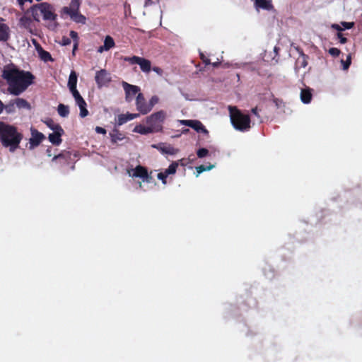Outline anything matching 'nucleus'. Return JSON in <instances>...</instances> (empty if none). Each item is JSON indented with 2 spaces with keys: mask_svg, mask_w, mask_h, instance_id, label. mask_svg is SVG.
<instances>
[{
  "mask_svg": "<svg viewBox=\"0 0 362 362\" xmlns=\"http://www.w3.org/2000/svg\"><path fill=\"white\" fill-rule=\"evenodd\" d=\"M1 76L6 81L9 93L16 96L23 93L33 83L34 79L30 72L20 70L13 64L4 67Z\"/></svg>",
  "mask_w": 362,
  "mask_h": 362,
  "instance_id": "obj_1",
  "label": "nucleus"
},
{
  "mask_svg": "<svg viewBox=\"0 0 362 362\" xmlns=\"http://www.w3.org/2000/svg\"><path fill=\"white\" fill-rule=\"evenodd\" d=\"M30 10L34 21L39 22L42 17L44 21L49 22L47 25L49 29L54 30L57 28V15L54 12L53 7L49 4H38L33 6Z\"/></svg>",
  "mask_w": 362,
  "mask_h": 362,
  "instance_id": "obj_2",
  "label": "nucleus"
},
{
  "mask_svg": "<svg viewBox=\"0 0 362 362\" xmlns=\"http://www.w3.org/2000/svg\"><path fill=\"white\" fill-rule=\"evenodd\" d=\"M0 139L5 146H11V151L16 148L21 140L16 129L10 125L0 122Z\"/></svg>",
  "mask_w": 362,
  "mask_h": 362,
  "instance_id": "obj_3",
  "label": "nucleus"
},
{
  "mask_svg": "<svg viewBox=\"0 0 362 362\" xmlns=\"http://www.w3.org/2000/svg\"><path fill=\"white\" fill-rule=\"evenodd\" d=\"M228 110L231 123L234 128L239 131H247L250 128V118L242 114L236 107L229 106Z\"/></svg>",
  "mask_w": 362,
  "mask_h": 362,
  "instance_id": "obj_4",
  "label": "nucleus"
},
{
  "mask_svg": "<svg viewBox=\"0 0 362 362\" xmlns=\"http://www.w3.org/2000/svg\"><path fill=\"white\" fill-rule=\"evenodd\" d=\"M80 1L71 0L69 6H65L62 8V13L70 16L74 21L85 24L86 17L79 13Z\"/></svg>",
  "mask_w": 362,
  "mask_h": 362,
  "instance_id": "obj_5",
  "label": "nucleus"
},
{
  "mask_svg": "<svg viewBox=\"0 0 362 362\" xmlns=\"http://www.w3.org/2000/svg\"><path fill=\"white\" fill-rule=\"evenodd\" d=\"M165 117L166 113L163 110H160L147 117L146 122L153 133L158 132L163 129V123Z\"/></svg>",
  "mask_w": 362,
  "mask_h": 362,
  "instance_id": "obj_6",
  "label": "nucleus"
},
{
  "mask_svg": "<svg viewBox=\"0 0 362 362\" xmlns=\"http://www.w3.org/2000/svg\"><path fill=\"white\" fill-rule=\"evenodd\" d=\"M125 61L129 62L130 64H136L139 65L141 70L144 73H148L151 69V63L148 59L143 57L133 56L132 57H126Z\"/></svg>",
  "mask_w": 362,
  "mask_h": 362,
  "instance_id": "obj_7",
  "label": "nucleus"
},
{
  "mask_svg": "<svg viewBox=\"0 0 362 362\" xmlns=\"http://www.w3.org/2000/svg\"><path fill=\"white\" fill-rule=\"evenodd\" d=\"M128 173L129 176L132 177H139L147 180H152L153 178V172L151 171L150 173H148L147 169L141 165H138L134 169L128 170Z\"/></svg>",
  "mask_w": 362,
  "mask_h": 362,
  "instance_id": "obj_8",
  "label": "nucleus"
},
{
  "mask_svg": "<svg viewBox=\"0 0 362 362\" xmlns=\"http://www.w3.org/2000/svg\"><path fill=\"white\" fill-rule=\"evenodd\" d=\"M178 122L183 125H186L194 129L197 132H202L205 135L209 134L208 130L205 128L203 124L199 120L194 119H180Z\"/></svg>",
  "mask_w": 362,
  "mask_h": 362,
  "instance_id": "obj_9",
  "label": "nucleus"
},
{
  "mask_svg": "<svg viewBox=\"0 0 362 362\" xmlns=\"http://www.w3.org/2000/svg\"><path fill=\"white\" fill-rule=\"evenodd\" d=\"M95 79L98 87H102L106 86L111 81V77L106 70L101 69L96 72Z\"/></svg>",
  "mask_w": 362,
  "mask_h": 362,
  "instance_id": "obj_10",
  "label": "nucleus"
},
{
  "mask_svg": "<svg viewBox=\"0 0 362 362\" xmlns=\"http://www.w3.org/2000/svg\"><path fill=\"white\" fill-rule=\"evenodd\" d=\"M136 106L138 111L141 114L146 115L150 112V107H148V103L145 100V98L142 93H138L136 99Z\"/></svg>",
  "mask_w": 362,
  "mask_h": 362,
  "instance_id": "obj_11",
  "label": "nucleus"
},
{
  "mask_svg": "<svg viewBox=\"0 0 362 362\" xmlns=\"http://www.w3.org/2000/svg\"><path fill=\"white\" fill-rule=\"evenodd\" d=\"M64 132L61 126H55L53 133L49 134L48 138L49 141L54 145H59L62 143V140L61 136Z\"/></svg>",
  "mask_w": 362,
  "mask_h": 362,
  "instance_id": "obj_12",
  "label": "nucleus"
},
{
  "mask_svg": "<svg viewBox=\"0 0 362 362\" xmlns=\"http://www.w3.org/2000/svg\"><path fill=\"white\" fill-rule=\"evenodd\" d=\"M122 86L126 93V100L129 102L131 101L132 98L140 90L138 86L129 84L127 82H123Z\"/></svg>",
  "mask_w": 362,
  "mask_h": 362,
  "instance_id": "obj_13",
  "label": "nucleus"
},
{
  "mask_svg": "<svg viewBox=\"0 0 362 362\" xmlns=\"http://www.w3.org/2000/svg\"><path fill=\"white\" fill-rule=\"evenodd\" d=\"M74 100L76 101V105L78 106L80 109V116L81 117H85L88 115V111L86 109V103L81 97L79 93H75V95H73Z\"/></svg>",
  "mask_w": 362,
  "mask_h": 362,
  "instance_id": "obj_14",
  "label": "nucleus"
},
{
  "mask_svg": "<svg viewBox=\"0 0 362 362\" xmlns=\"http://www.w3.org/2000/svg\"><path fill=\"white\" fill-rule=\"evenodd\" d=\"M30 10L27 11L19 19V24L21 27L27 29L30 33L33 31V20L30 16Z\"/></svg>",
  "mask_w": 362,
  "mask_h": 362,
  "instance_id": "obj_15",
  "label": "nucleus"
},
{
  "mask_svg": "<svg viewBox=\"0 0 362 362\" xmlns=\"http://www.w3.org/2000/svg\"><path fill=\"white\" fill-rule=\"evenodd\" d=\"M178 162H173L171 163L169 167L165 170L164 172H160L157 174V177L159 180H165L170 175H173L175 173L176 170L178 167Z\"/></svg>",
  "mask_w": 362,
  "mask_h": 362,
  "instance_id": "obj_16",
  "label": "nucleus"
},
{
  "mask_svg": "<svg viewBox=\"0 0 362 362\" xmlns=\"http://www.w3.org/2000/svg\"><path fill=\"white\" fill-rule=\"evenodd\" d=\"M43 139H45V136L42 133L36 129H31V138L30 139V145L33 146H37Z\"/></svg>",
  "mask_w": 362,
  "mask_h": 362,
  "instance_id": "obj_17",
  "label": "nucleus"
},
{
  "mask_svg": "<svg viewBox=\"0 0 362 362\" xmlns=\"http://www.w3.org/2000/svg\"><path fill=\"white\" fill-rule=\"evenodd\" d=\"M76 84L77 75L74 71H71L69 77L68 87L73 95H75V93H79L76 89Z\"/></svg>",
  "mask_w": 362,
  "mask_h": 362,
  "instance_id": "obj_18",
  "label": "nucleus"
},
{
  "mask_svg": "<svg viewBox=\"0 0 362 362\" xmlns=\"http://www.w3.org/2000/svg\"><path fill=\"white\" fill-rule=\"evenodd\" d=\"M115 45V44L113 38L110 35H107L104 40V45L98 47V52L103 53L104 51H108L111 48L114 47Z\"/></svg>",
  "mask_w": 362,
  "mask_h": 362,
  "instance_id": "obj_19",
  "label": "nucleus"
},
{
  "mask_svg": "<svg viewBox=\"0 0 362 362\" xmlns=\"http://www.w3.org/2000/svg\"><path fill=\"white\" fill-rule=\"evenodd\" d=\"M139 116V114H132V113H127V114H121L118 115L117 124L118 126H121L128 121L132 120L135 118H137Z\"/></svg>",
  "mask_w": 362,
  "mask_h": 362,
  "instance_id": "obj_20",
  "label": "nucleus"
},
{
  "mask_svg": "<svg viewBox=\"0 0 362 362\" xmlns=\"http://www.w3.org/2000/svg\"><path fill=\"white\" fill-rule=\"evenodd\" d=\"M255 6L257 9L271 10L273 8L271 0H255Z\"/></svg>",
  "mask_w": 362,
  "mask_h": 362,
  "instance_id": "obj_21",
  "label": "nucleus"
},
{
  "mask_svg": "<svg viewBox=\"0 0 362 362\" xmlns=\"http://www.w3.org/2000/svg\"><path fill=\"white\" fill-rule=\"evenodd\" d=\"M9 37V28L7 25L0 23V41H6Z\"/></svg>",
  "mask_w": 362,
  "mask_h": 362,
  "instance_id": "obj_22",
  "label": "nucleus"
},
{
  "mask_svg": "<svg viewBox=\"0 0 362 362\" xmlns=\"http://www.w3.org/2000/svg\"><path fill=\"white\" fill-rule=\"evenodd\" d=\"M312 98L311 90L310 88L302 89L300 91V100L303 103L308 104Z\"/></svg>",
  "mask_w": 362,
  "mask_h": 362,
  "instance_id": "obj_23",
  "label": "nucleus"
},
{
  "mask_svg": "<svg viewBox=\"0 0 362 362\" xmlns=\"http://www.w3.org/2000/svg\"><path fill=\"white\" fill-rule=\"evenodd\" d=\"M14 102L16 105V107L18 109H26L30 110L31 106L30 103L25 99L21 98H17L14 100Z\"/></svg>",
  "mask_w": 362,
  "mask_h": 362,
  "instance_id": "obj_24",
  "label": "nucleus"
},
{
  "mask_svg": "<svg viewBox=\"0 0 362 362\" xmlns=\"http://www.w3.org/2000/svg\"><path fill=\"white\" fill-rule=\"evenodd\" d=\"M134 132L139 133L141 134H148L150 133H153L152 129L150 128V127L148 125L147 127L144 126L142 124H138L136 125L134 129Z\"/></svg>",
  "mask_w": 362,
  "mask_h": 362,
  "instance_id": "obj_25",
  "label": "nucleus"
},
{
  "mask_svg": "<svg viewBox=\"0 0 362 362\" xmlns=\"http://www.w3.org/2000/svg\"><path fill=\"white\" fill-rule=\"evenodd\" d=\"M110 136L112 144H117L118 141H122L124 139V136L117 129L110 133Z\"/></svg>",
  "mask_w": 362,
  "mask_h": 362,
  "instance_id": "obj_26",
  "label": "nucleus"
},
{
  "mask_svg": "<svg viewBox=\"0 0 362 362\" xmlns=\"http://www.w3.org/2000/svg\"><path fill=\"white\" fill-rule=\"evenodd\" d=\"M58 114L62 117H66L69 114V109L67 105L59 104L57 107Z\"/></svg>",
  "mask_w": 362,
  "mask_h": 362,
  "instance_id": "obj_27",
  "label": "nucleus"
},
{
  "mask_svg": "<svg viewBox=\"0 0 362 362\" xmlns=\"http://www.w3.org/2000/svg\"><path fill=\"white\" fill-rule=\"evenodd\" d=\"M16 108L17 107H16V105L14 102V100L9 101L8 104H6V105H4V109L8 114L15 112Z\"/></svg>",
  "mask_w": 362,
  "mask_h": 362,
  "instance_id": "obj_28",
  "label": "nucleus"
},
{
  "mask_svg": "<svg viewBox=\"0 0 362 362\" xmlns=\"http://www.w3.org/2000/svg\"><path fill=\"white\" fill-rule=\"evenodd\" d=\"M38 54L40 55V59L44 62L52 61L51 54L48 52L45 51L42 49H40V50H38Z\"/></svg>",
  "mask_w": 362,
  "mask_h": 362,
  "instance_id": "obj_29",
  "label": "nucleus"
},
{
  "mask_svg": "<svg viewBox=\"0 0 362 362\" xmlns=\"http://www.w3.org/2000/svg\"><path fill=\"white\" fill-rule=\"evenodd\" d=\"M160 149L163 153L170 155H173L177 151V149L170 145L160 147Z\"/></svg>",
  "mask_w": 362,
  "mask_h": 362,
  "instance_id": "obj_30",
  "label": "nucleus"
},
{
  "mask_svg": "<svg viewBox=\"0 0 362 362\" xmlns=\"http://www.w3.org/2000/svg\"><path fill=\"white\" fill-rule=\"evenodd\" d=\"M214 167V165H201L199 166H197L196 168L197 177L199 176V175L201 174L202 173H203L204 171L209 170L212 169Z\"/></svg>",
  "mask_w": 362,
  "mask_h": 362,
  "instance_id": "obj_31",
  "label": "nucleus"
},
{
  "mask_svg": "<svg viewBox=\"0 0 362 362\" xmlns=\"http://www.w3.org/2000/svg\"><path fill=\"white\" fill-rule=\"evenodd\" d=\"M159 102V98L157 95H153L149 100L148 107H150V111L152 110L153 106L156 105Z\"/></svg>",
  "mask_w": 362,
  "mask_h": 362,
  "instance_id": "obj_32",
  "label": "nucleus"
},
{
  "mask_svg": "<svg viewBox=\"0 0 362 362\" xmlns=\"http://www.w3.org/2000/svg\"><path fill=\"white\" fill-rule=\"evenodd\" d=\"M209 153V151L206 149V148H200L197 151V156L199 158H204L206 156H207Z\"/></svg>",
  "mask_w": 362,
  "mask_h": 362,
  "instance_id": "obj_33",
  "label": "nucleus"
},
{
  "mask_svg": "<svg viewBox=\"0 0 362 362\" xmlns=\"http://www.w3.org/2000/svg\"><path fill=\"white\" fill-rule=\"evenodd\" d=\"M341 63L343 64V69L346 70L349 67L351 64V55L349 54L347 56L346 60L344 62V60H341Z\"/></svg>",
  "mask_w": 362,
  "mask_h": 362,
  "instance_id": "obj_34",
  "label": "nucleus"
},
{
  "mask_svg": "<svg viewBox=\"0 0 362 362\" xmlns=\"http://www.w3.org/2000/svg\"><path fill=\"white\" fill-rule=\"evenodd\" d=\"M329 53L333 57H337L340 54V50L337 48L332 47L329 49Z\"/></svg>",
  "mask_w": 362,
  "mask_h": 362,
  "instance_id": "obj_35",
  "label": "nucleus"
},
{
  "mask_svg": "<svg viewBox=\"0 0 362 362\" xmlns=\"http://www.w3.org/2000/svg\"><path fill=\"white\" fill-rule=\"evenodd\" d=\"M341 25H343V29H351L353 28L354 23L353 22H342Z\"/></svg>",
  "mask_w": 362,
  "mask_h": 362,
  "instance_id": "obj_36",
  "label": "nucleus"
},
{
  "mask_svg": "<svg viewBox=\"0 0 362 362\" xmlns=\"http://www.w3.org/2000/svg\"><path fill=\"white\" fill-rule=\"evenodd\" d=\"M71 42V39L66 37H63L62 39L61 45L63 46H66L70 45Z\"/></svg>",
  "mask_w": 362,
  "mask_h": 362,
  "instance_id": "obj_37",
  "label": "nucleus"
},
{
  "mask_svg": "<svg viewBox=\"0 0 362 362\" xmlns=\"http://www.w3.org/2000/svg\"><path fill=\"white\" fill-rule=\"evenodd\" d=\"M70 37L76 42H78V33L74 30L70 32Z\"/></svg>",
  "mask_w": 362,
  "mask_h": 362,
  "instance_id": "obj_38",
  "label": "nucleus"
},
{
  "mask_svg": "<svg viewBox=\"0 0 362 362\" xmlns=\"http://www.w3.org/2000/svg\"><path fill=\"white\" fill-rule=\"evenodd\" d=\"M47 125L52 129L54 131V127L55 126H59V124H56L53 122L52 120H49L46 122Z\"/></svg>",
  "mask_w": 362,
  "mask_h": 362,
  "instance_id": "obj_39",
  "label": "nucleus"
},
{
  "mask_svg": "<svg viewBox=\"0 0 362 362\" xmlns=\"http://www.w3.org/2000/svg\"><path fill=\"white\" fill-rule=\"evenodd\" d=\"M95 132L98 134H106V130L104 128L100 127H95Z\"/></svg>",
  "mask_w": 362,
  "mask_h": 362,
  "instance_id": "obj_40",
  "label": "nucleus"
},
{
  "mask_svg": "<svg viewBox=\"0 0 362 362\" xmlns=\"http://www.w3.org/2000/svg\"><path fill=\"white\" fill-rule=\"evenodd\" d=\"M337 37L339 39V42L341 44H344L345 42H346L347 39L346 37H343V35L341 33H338Z\"/></svg>",
  "mask_w": 362,
  "mask_h": 362,
  "instance_id": "obj_41",
  "label": "nucleus"
},
{
  "mask_svg": "<svg viewBox=\"0 0 362 362\" xmlns=\"http://www.w3.org/2000/svg\"><path fill=\"white\" fill-rule=\"evenodd\" d=\"M332 28H334V29H335V30H338V31H341V30H343V28H341V27H340V25H338V24H332Z\"/></svg>",
  "mask_w": 362,
  "mask_h": 362,
  "instance_id": "obj_42",
  "label": "nucleus"
},
{
  "mask_svg": "<svg viewBox=\"0 0 362 362\" xmlns=\"http://www.w3.org/2000/svg\"><path fill=\"white\" fill-rule=\"evenodd\" d=\"M153 71H155L156 73H157L159 75L162 74V70L159 67H157V66L153 67Z\"/></svg>",
  "mask_w": 362,
  "mask_h": 362,
  "instance_id": "obj_43",
  "label": "nucleus"
},
{
  "mask_svg": "<svg viewBox=\"0 0 362 362\" xmlns=\"http://www.w3.org/2000/svg\"><path fill=\"white\" fill-rule=\"evenodd\" d=\"M27 1H29V2H32L33 0H18V4L22 6H23V4L27 2Z\"/></svg>",
  "mask_w": 362,
  "mask_h": 362,
  "instance_id": "obj_44",
  "label": "nucleus"
},
{
  "mask_svg": "<svg viewBox=\"0 0 362 362\" xmlns=\"http://www.w3.org/2000/svg\"><path fill=\"white\" fill-rule=\"evenodd\" d=\"M153 4V1L152 0H146L145 1V3H144V7H147L150 5Z\"/></svg>",
  "mask_w": 362,
  "mask_h": 362,
  "instance_id": "obj_45",
  "label": "nucleus"
},
{
  "mask_svg": "<svg viewBox=\"0 0 362 362\" xmlns=\"http://www.w3.org/2000/svg\"><path fill=\"white\" fill-rule=\"evenodd\" d=\"M252 112L255 115L257 116V117H259V115H258V112H257V107H254L252 109Z\"/></svg>",
  "mask_w": 362,
  "mask_h": 362,
  "instance_id": "obj_46",
  "label": "nucleus"
},
{
  "mask_svg": "<svg viewBox=\"0 0 362 362\" xmlns=\"http://www.w3.org/2000/svg\"><path fill=\"white\" fill-rule=\"evenodd\" d=\"M202 59L203 60V62L206 64H210V61L207 59H204V55L202 54Z\"/></svg>",
  "mask_w": 362,
  "mask_h": 362,
  "instance_id": "obj_47",
  "label": "nucleus"
},
{
  "mask_svg": "<svg viewBox=\"0 0 362 362\" xmlns=\"http://www.w3.org/2000/svg\"><path fill=\"white\" fill-rule=\"evenodd\" d=\"M78 42H76L74 45L73 53L74 54L75 50L77 49Z\"/></svg>",
  "mask_w": 362,
  "mask_h": 362,
  "instance_id": "obj_48",
  "label": "nucleus"
},
{
  "mask_svg": "<svg viewBox=\"0 0 362 362\" xmlns=\"http://www.w3.org/2000/svg\"><path fill=\"white\" fill-rule=\"evenodd\" d=\"M4 109V105L2 103V102L0 100V113L2 112Z\"/></svg>",
  "mask_w": 362,
  "mask_h": 362,
  "instance_id": "obj_49",
  "label": "nucleus"
},
{
  "mask_svg": "<svg viewBox=\"0 0 362 362\" xmlns=\"http://www.w3.org/2000/svg\"><path fill=\"white\" fill-rule=\"evenodd\" d=\"M188 132H189V129H184L182 132L185 134V133H187Z\"/></svg>",
  "mask_w": 362,
  "mask_h": 362,
  "instance_id": "obj_50",
  "label": "nucleus"
},
{
  "mask_svg": "<svg viewBox=\"0 0 362 362\" xmlns=\"http://www.w3.org/2000/svg\"><path fill=\"white\" fill-rule=\"evenodd\" d=\"M278 49H278L276 47H274V52H278Z\"/></svg>",
  "mask_w": 362,
  "mask_h": 362,
  "instance_id": "obj_51",
  "label": "nucleus"
},
{
  "mask_svg": "<svg viewBox=\"0 0 362 362\" xmlns=\"http://www.w3.org/2000/svg\"><path fill=\"white\" fill-rule=\"evenodd\" d=\"M213 66H217V63H214V64H213Z\"/></svg>",
  "mask_w": 362,
  "mask_h": 362,
  "instance_id": "obj_52",
  "label": "nucleus"
}]
</instances>
